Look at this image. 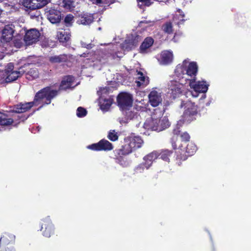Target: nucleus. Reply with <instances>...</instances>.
Returning a JSON list of instances; mask_svg holds the SVG:
<instances>
[{"label":"nucleus","mask_w":251,"mask_h":251,"mask_svg":"<svg viewBox=\"0 0 251 251\" xmlns=\"http://www.w3.org/2000/svg\"><path fill=\"white\" fill-rule=\"evenodd\" d=\"M141 40V38L139 35H131L122 44V48L124 50L128 51L135 47Z\"/></svg>","instance_id":"9d476101"},{"label":"nucleus","mask_w":251,"mask_h":251,"mask_svg":"<svg viewBox=\"0 0 251 251\" xmlns=\"http://www.w3.org/2000/svg\"><path fill=\"white\" fill-rule=\"evenodd\" d=\"M40 33L36 29H30L26 31L24 36V41L27 46L36 43L39 41Z\"/></svg>","instance_id":"6e6552de"},{"label":"nucleus","mask_w":251,"mask_h":251,"mask_svg":"<svg viewBox=\"0 0 251 251\" xmlns=\"http://www.w3.org/2000/svg\"><path fill=\"white\" fill-rule=\"evenodd\" d=\"M149 102L153 107L159 105L162 101L161 93L159 91L152 90L148 96Z\"/></svg>","instance_id":"f8f14e48"},{"label":"nucleus","mask_w":251,"mask_h":251,"mask_svg":"<svg viewBox=\"0 0 251 251\" xmlns=\"http://www.w3.org/2000/svg\"><path fill=\"white\" fill-rule=\"evenodd\" d=\"M196 145L192 143H190L188 144L186 147V152L187 153V155L191 156L196 152Z\"/></svg>","instance_id":"c85d7f7f"},{"label":"nucleus","mask_w":251,"mask_h":251,"mask_svg":"<svg viewBox=\"0 0 251 251\" xmlns=\"http://www.w3.org/2000/svg\"><path fill=\"white\" fill-rule=\"evenodd\" d=\"M0 113H1V112H0Z\"/></svg>","instance_id":"09e8293b"},{"label":"nucleus","mask_w":251,"mask_h":251,"mask_svg":"<svg viewBox=\"0 0 251 251\" xmlns=\"http://www.w3.org/2000/svg\"><path fill=\"white\" fill-rule=\"evenodd\" d=\"M13 66L11 64H9L8 66H7V68H6V74H7V73L8 72V70H11V71H14L13 70Z\"/></svg>","instance_id":"79ce46f5"},{"label":"nucleus","mask_w":251,"mask_h":251,"mask_svg":"<svg viewBox=\"0 0 251 251\" xmlns=\"http://www.w3.org/2000/svg\"><path fill=\"white\" fill-rule=\"evenodd\" d=\"M74 21V17L72 14L67 15L64 19V22L67 26H71Z\"/></svg>","instance_id":"f704fd0d"},{"label":"nucleus","mask_w":251,"mask_h":251,"mask_svg":"<svg viewBox=\"0 0 251 251\" xmlns=\"http://www.w3.org/2000/svg\"><path fill=\"white\" fill-rule=\"evenodd\" d=\"M162 28L163 31L168 34H171L173 32L172 24L170 22L164 24Z\"/></svg>","instance_id":"2f4dec72"},{"label":"nucleus","mask_w":251,"mask_h":251,"mask_svg":"<svg viewBox=\"0 0 251 251\" xmlns=\"http://www.w3.org/2000/svg\"><path fill=\"white\" fill-rule=\"evenodd\" d=\"M14 29L12 25H6L2 30L1 40L3 42H9L13 38Z\"/></svg>","instance_id":"f3484780"},{"label":"nucleus","mask_w":251,"mask_h":251,"mask_svg":"<svg viewBox=\"0 0 251 251\" xmlns=\"http://www.w3.org/2000/svg\"><path fill=\"white\" fill-rule=\"evenodd\" d=\"M93 21V17L91 15L84 14L80 16L77 21L78 24L88 25Z\"/></svg>","instance_id":"393cba45"},{"label":"nucleus","mask_w":251,"mask_h":251,"mask_svg":"<svg viewBox=\"0 0 251 251\" xmlns=\"http://www.w3.org/2000/svg\"><path fill=\"white\" fill-rule=\"evenodd\" d=\"M143 2H144L145 6H149L151 5V2L150 0H144Z\"/></svg>","instance_id":"a19ab883"},{"label":"nucleus","mask_w":251,"mask_h":251,"mask_svg":"<svg viewBox=\"0 0 251 251\" xmlns=\"http://www.w3.org/2000/svg\"><path fill=\"white\" fill-rule=\"evenodd\" d=\"M74 80L72 76H67L62 80L60 85V89L65 90L71 87L73 84Z\"/></svg>","instance_id":"b1692460"},{"label":"nucleus","mask_w":251,"mask_h":251,"mask_svg":"<svg viewBox=\"0 0 251 251\" xmlns=\"http://www.w3.org/2000/svg\"><path fill=\"white\" fill-rule=\"evenodd\" d=\"M65 60L64 55L53 56L50 57V61L52 63H60Z\"/></svg>","instance_id":"7c9ffc66"},{"label":"nucleus","mask_w":251,"mask_h":251,"mask_svg":"<svg viewBox=\"0 0 251 251\" xmlns=\"http://www.w3.org/2000/svg\"><path fill=\"white\" fill-rule=\"evenodd\" d=\"M1 12H2V10H1V9L0 8V14H1Z\"/></svg>","instance_id":"de8ad7c7"},{"label":"nucleus","mask_w":251,"mask_h":251,"mask_svg":"<svg viewBox=\"0 0 251 251\" xmlns=\"http://www.w3.org/2000/svg\"><path fill=\"white\" fill-rule=\"evenodd\" d=\"M125 113H124L126 116L125 119H120V123L121 124H126L128 122V120H135L138 119V115L136 112L130 110L129 108L125 109Z\"/></svg>","instance_id":"412c9836"},{"label":"nucleus","mask_w":251,"mask_h":251,"mask_svg":"<svg viewBox=\"0 0 251 251\" xmlns=\"http://www.w3.org/2000/svg\"><path fill=\"white\" fill-rule=\"evenodd\" d=\"M179 131L176 130V129H175V130H174V134H175V135H177V134H178V133H179Z\"/></svg>","instance_id":"c03bdc74"},{"label":"nucleus","mask_w":251,"mask_h":251,"mask_svg":"<svg viewBox=\"0 0 251 251\" xmlns=\"http://www.w3.org/2000/svg\"><path fill=\"white\" fill-rule=\"evenodd\" d=\"M93 3H96L97 4L100 3L101 2V0H91Z\"/></svg>","instance_id":"37998d69"},{"label":"nucleus","mask_w":251,"mask_h":251,"mask_svg":"<svg viewBox=\"0 0 251 251\" xmlns=\"http://www.w3.org/2000/svg\"><path fill=\"white\" fill-rule=\"evenodd\" d=\"M153 39L151 37L146 38L140 47V52L142 53H147L153 45Z\"/></svg>","instance_id":"4be33fe9"},{"label":"nucleus","mask_w":251,"mask_h":251,"mask_svg":"<svg viewBox=\"0 0 251 251\" xmlns=\"http://www.w3.org/2000/svg\"><path fill=\"white\" fill-rule=\"evenodd\" d=\"M170 126V123L168 119L166 117H161L159 118V123L158 125V131H161L168 127Z\"/></svg>","instance_id":"a878e982"},{"label":"nucleus","mask_w":251,"mask_h":251,"mask_svg":"<svg viewBox=\"0 0 251 251\" xmlns=\"http://www.w3.org/2000/svg\"><path fill=\"white\" fill-rule=\"evenodd\" d=\"M58 40L61 42H67L70 38V33L65 30H62L57 32Z\"/></svg>","instance_id":"cd10ccee"},{"label":"nucleus","mask_w":251,"mask_h":251,"mask_svg":"<svg viewBox=\"0 0 251 251\" xmlns=\"http://www.w3.org/2000/svg\"><path fill=\"white\" fill-rule=\"evenodd\" d=\"M108 138L112 141L117 140L118 139L117 133L114 130L110 131L108 135Z\"/></svg>","instance_id":"c9c22d12"},{"label":"nucleus","mask_w":251,"mask_h":251,"mask_svg":"<svg viewBox=\"0 0 251 251\" xmlns=\"http://www.w3.org/2000/svg\"><path fill=\"white\" fill-rule=\"evenodd\" d=\"M63 6L67 9L71 10L74 7V0H63Z\"/></svg>","instance_id":"473e14b6"},{"label":"nucleus","mask_w":251,"mask_h":251,"mask_svg":"<svg viewBox=\"0 0 251 251\" xmlns=\"http://www.w3.org/2000/svg\"><path fill=\"white\" fill-rule=\"evenodd\" d=\"M13 122V120L11 118H8L7 115L1 113H0V125L1 126H9Z\"/></svg>","instance_id":"bb28decb"},{"label":"nucleus","mask_w":251,"mask_h":251,"mask_svg":"<svg viewBox=\"0 0 251 251\" xmlns=\"http://www.w3.org/2000/svg\"><path fill=\"white\" fill-rule=\"evenodd\" d=\"M160 63L162 65H167L171 63L173 59V53L168 50H164L161 53Z\"/></svg>","instance_id":"aec40b11"},{"label":"nucleus","mask_w":251,"mask_h":251,"mask_svg":"<svg viewBox=\"0 0 251 251\" xmlns=\"http://www.w3.org/2000/svg\"><path fill=\"white\" fill-rule=\"evenodd\" d=\"M172 153L171 151L168 150L163 151L160 153V157L164 161H169V157Z\"/></svg>","instance_id":"72a5a7b5"},{"label":"nucleus","mask_w":251,"mask_h":251,"mask_svg":"<svg viewBox=\"0 0 251 251\" xmlns=\"http://www.w3.org/2000/svg\"><path fill=\"white\" fill-rule=\"evenodd\" d=\"M187 109L185 110L183 116V121L188 123L194 120V116L197 113L196 106L194 105H192L191 103H187Z\"/></svg>","instance_id":"4468645a"},{"label":"nucleus","mask_w":251,"mask_h":251,"mask_svg":"<svg viewBox=\"0 0 251 251\" xmlns=\"http://www.w3.org/2000/svg\"><path fill=\"white\" fill-rule=\"evenodd\" d=\"M159 114H157V111L155 110V113H153L150 118L148 119L144 125V127L146 129H151L158 131V125L159 123V118L162 115L161 111H158Z\"/></svg>","instance_id":"423d86ee"},{"label":"nucleus","mask_w":251,"mask_h":251,"mask_svg":"<svg viewBox=\"0 0 251 251\" xmlns=\"http://www.w3.org/2000/svg\"><path fill=\"white\" fill-rule=\"evenodd\" d=\"M81 45L82 47L86 48L88 49H91L94 46V44L91 43L87 44L86 43L83 41L81 42Z\"/></svg>","instance_id":"58836bf2"},{"label":"nucleus","mask_w":251,"mask_h":251,"mask_svg":"<svg viewBox=\"0 0 251 251\" xmlns=\"http://www.w3.org/2000/svg\"><path fill=\"white\" fill-rule=\"evenodd\" d=\"M48 19L52 24L60 22L62 18L61 12L54 9H50L46 12Z\"/></svg>","instance_id":"2eb2a0df"},{"label":"nucleus","mask_w":251,"mask_h":251,"mask_svg":"<svg viewBox=\"0 0 251 251\" xmlns=\"http://www.w3.org/2000/svg\"><path fill=\"white\" fill-rule=\"evenodd\" d=\"M39 73L37 69H30L27 74V78L28 79H35L38 77Z\"/></svg>","instance_id":"c756f323"},{"label":"nucleus","mask_w":251,"mask_h":251,"mask_svg":"<svg viewBox=\"0 0 251 251\" xmlns=\"http://www.w3.org/2000/svg\"><path fill=\"white\" fill-rule=\"evenodd\" d=\"M143 143V140L139 136H130L125 140L123 146V151L125 154H128L133 150L140 148Z\"/></svg>","instance_id":"20e7f679"},{"label":"nucleus","mask_w":251,"mask_h":251,"mask_svg":"<svg viewBox=\"0 0 251 251\" xmlns=\"http://www.w3.org/2000/svg\"><path fill=\"white\" fill-rule=\"evenodd\" d=\"M180 137L181 140L184 141H188L190 139L189 135L186 132H184L181 134Z\"/></svg>","instance_id":"4c0bfd02"},{"label":"nucleus","mask_w":251,"mask_h":251,"mask_svg":"<svg viewBox=\"0 0 251 251\" xmlns=\"http://www.w3.org/2000/svg\"><path fill=\"white\" fill-rule=\"evenodd\" d=\"M87 114V111L82 107H79L77 109L76 115L78 117H82L85 116Z\"/></svg>","instance_id":"e433bc0d"},{"label":"nucleus","mask_w":251,"mask_h":251,"mask_svg":"<svg viewBox=\"0 0 251 251\" xmlns=\"http://www.w3.org/2000/svg\"><path fill=\"white\" fill-rule=\"evenodd\" d=\"M25 72L24 69V67L19 68V71H11V70H8L6 77L5 79L6 82H10L16 80L21 75Z\"/></svg>","instance_id":"dca6fc26"},{"label":"nucleus","mask_w":251,"mask_h":251,"mask_svg":"<svg viewBox=\"0 0 251 251\" xmlns=\"http://www.w3.org/2000/svg\"><path fill=\"white\" fill-rule=\"evenodd\" d=\"M108 89L107 87L100 88L98 91V95L100 96V106L102 111H107L112 103V100L111 99H104L102 97L103 94H106Z\"/></svg>","instance_id":"1a4fd4ad"},{"label":"nucleus","mask_w":251,"mask_h":251,"mask_svg":"<svg viewBox=\"0 0 251 251\" xmlns=\"http://www.w3.org/2000/svg\"><path fill=\"white\" fill-rule=\"evenodd\" d=\"M198 69L196 62L189 63L188 60H184L181 64L176 66L175 71L177 77L184 79V81H188L190 88L194 90L195 94L192 93L194 97H198V93L206 92L209 86L205 81H195Z\"/></svg>","instance_id":"f257e3e1"},{"label":"nucleus","mask_w":251,"mask_h":251,"mask_svg":"<svg viewBox=\"0 0 251 251\" xmlns=\"http://www.w3.org/2000/svg\"><path fill=\"white\" fill-rule=\"evenodd\" d=\"M143 0H137L138 3V6L141 9H143L144 6H145L144 2H143Z\"/></svg>","instance_id":"ea45409f"},{"label":"nucleus","mask_w":251,"mask_h":251,"mask_svg":"<svg viewBox=\"0 0 251 251\" xmlns=\"http://www.w3.org/2000/svg\"><path fill=\"white\" fill-rule=\"evenodd\" d=\"M180 15L182 16V17H184V15L183 14H181V13L180 14Z\"/></svg>","instance_id":"a18cd8bd"},{"label":"nucleus","mask_w":251,"mask_h":251,"mask_svg":"<svg viewBox=\"0 0 251 251\" xmlns=\"http://www.w3.org/2000/svg\"><path fill=\"white\" fill-rule=\"evenodd\" d=\"M132 101L131 95L126 93H122L117 97L118 106L123 110L131 107Z\"/></svg>","instance_id":"39448f33"},{"label":"nucleus","mask_w":251,"mask_h":251,"mask_svg":"<svg viewBox=\"0 0 251 251\" xmlns=\"http://www.w3.org/2000/svg\"><path fill=\"white\" fill-rule=\"evenodd\" d=\"M44 228H45V230L43 231V235L47 237H50L53 230V226L50 219H48L44 221L41 229Z\"/></svg>","instance_id":"5701e85b"},{"label":"nucleus","mask_w":251,"mask_h":251,"mask_svg":"<svg viewBox=\"0 0 251 251\" xmlns=\"http://www.w3.org/2000/svg\"><path fill=\"white\" fill-rule=\"evenodd\" d=\"M178 11L180 13L182 12L180 9H178Z\"/></svg>","instance_id":"49530a36"},{"label":"nucleus","mask_w":251,"mask_h":251,"mask_svg":"<svg viewBox=\"0 0 251 251\" xmlns=\"http://www.w3.org/2000/svg\"><path fill=\"white\" fill-rule=\"evenodd\" d=\"M23 5L25 11L33 10L45 6L48 3L47 0H23Z\"/></svg>","instance_id":"0eeeda50"},{"label":"nucleus","mask_w":251,"mask_h":251,"mask_svg":"<svg viewBox=\"0 0 251 251\" xmlns=\"http://www.w3.org/2000/svg\"><path fill=\"white\" fill-rule=\"evenodd\" d=\"M81 56L87 57L85 62L86 64H88V66L94 67L104 63L109 57V54L105 51L97 50L94 53H84Z\"/></svg>","instance_id":"7ed1b4c3"},{"label":"nucleus","mask_w":251,"mask_h":251,"mask_svg":"<svg viewBox=\"0 0 251 251\" xmlns=\"http://www.w3.org/2000/svg\"><path fill=\"white\" fill-rule=\"evenodd\" d=\"M158 156L159 153L156 151L147 154L144 157V163H143V165L147 169H148L152 165L153 161L156 159Z\"/></svg>","instance_id":"a211bd4d"},{"label":"nucleus","mask_w":251,"mask_h":251,"mask_svg":"<svg viewBox=\"0 0 251 251\" xmlns=\"http://www.w3.org/2000/svg\"><path fill=\"white\" fill-rule=\"evenodd\" d=\"M136 83L138 87H145L149 83V78L140 71H137Z\"/></svg>","instance_id":"6ab92c4d"},{"label":"nucleus","mask_w":251,"mask_h":251,"mask_svg":"<svg viewBox=\"0 0 251 251\" xmlns=\"http://www.w3.org/2000/svg\"><path fill=\"white\" fill-rule=\"evenodd\" d=\"M58 94V91L52 90L49 87H47L38 91L35 95L33 101L25 103H21L14 106L9 112L15 113H23L30 109L34 104L38 105L43 99L46 100V103L48 104L51 102Z\"/></svg>","instance_id":"f03ea898"},{"label":"nucleus","mask_w":251,"mask_h":251,"mask_svg":"<svg viewBox=\"0 0 251 251\" xmlns=\"http://www.w3.org/2000/svg\"><path fill=\"white\" fill-rule=\"evenodd\" d=\"M180 80V82L176 81H171L168 84V93H170L174 98L176 97L181 92L182 84H183L184 79L178 77Z\"/></svg>","instance_id":"9b49d317"},{"label":"nucleus","mask_w":251,"mask_h":251,"mask_svg":"<svg viewBox=\"0 0 251 251\" xmlns=\"http://www.w3.org/2000/svg\"><path fill=\"white\" fill-rule=\"evenodd\" d=\"M89 149L100 151V150H111L113 149L112 145L106 140H101L98 144H94L88 147Z\"/></svg>","instance_id":"ddd939ff"}]
</instances>
